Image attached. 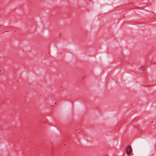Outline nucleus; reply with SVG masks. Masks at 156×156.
<instances>
[{
    "label": "nucleus",
    "instance_id": "nucleus-1",
    "mask_svg": "<svg viewBox=\"0 0 156 156\" xmlns=\"http://www.w3.org/2000/svg\"><path fill=\"white\" fill-rule=\"evenodd\" d=\"M132 151V148L130 145H128L126 148V152L128 155Z\"/></svg>",
    "mask_w": 156,
    "mask_h": 156
},
{
    "label": "nucleus",
    "instance_id": "nucleus-2",
    "mask_svg": "<svg viewBox=\"0 0 156 156\" xmlns=\"http://www.w3.org/2000/svg\"><path fill=\"white\" fill-rule=\"evenodd\" d=\"M144 68V67H143L142 68H141V69H143V71H144L145 69H143V68Z\"/></svg>",
    "mask_w": 156,
    "mask_h": 156
},
{
    "label": "nucleus",
    "instance_id": "nucleus-3",
    "mask_svg": "<svg viewBox=\"0 0 156 156\" xmlns=\"http://www.w3.org/2000/svg\"><path fill=\"white\" fill-rule=\"evenodd\" d=\"M117 59H119V58L118 57H117Z\"/></svg>",
    "mask_w": 156,
    "mask_h": 156
}]
</instances>
